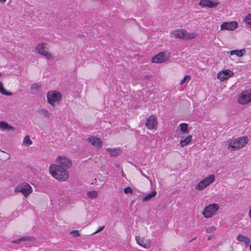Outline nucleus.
I'll list each match as a JSON object with an SVG mask.
<instances>
[{"label":"nucleus","instance_id":"f704fd0d","mask_svg":"<svg viewBox=\"0 0 251 251\" xmlns=\"http://www.w3.org/2000/svg\"><path fill=\"white\" fill-rule=\"evenodd\" d=\"M124 191L125 194L132 193V190L130 187H127L125 188L124 190Z\"/></svg>","mask_w":251,"mask_h":251},{"label":"nucleus","instance_id":"2f4dec72","mask_svg":"<svg viewBox=\"0 0 251 251\" xmlns=\"http://www.w3.org/2000/svg\"><path fill=\"white\" fill-rule=\"evenodd\" d=\"M191 79V77L190 75H185L184 78H183V79H182V80L181 81V85H182L186 81H187V82L190 80Z\"/></svg>","mask_w":251,"mask_h":251},{"label":"nucleus","instance_id":"dca6fc26","mask_svg":"<svg viewBox=\"0 0 251 251\" xmlns=\"http://www.w3.org/2000/svg\"><path fill=\"white\" fill-rule=\"evenodd\" d=\"M87 140L88 142L91 143L93 146L97 148H101L102 147V142L99 138L95 136H91L88 138Z\"/></svg>","mask_w":251,"mask_h":251},{"label":"nucleus","instance_id":"c85d7f7f","mask_svg":"<svg viewBox=\"0 0 251 251\" xmlns=\"http://www.w3.org/2000/svg\"><path fill=\"white\" fill-rule=\"evenodd\" d=\"M243 21L246 23L247 27L251 28V26L249 25V23H251V13L249 14L243 20Z\"/></svg>","mask_w":251,"mask_h":251},{"label":"nucleus","instance_id":"9d476101","mask_svg":"<svg viewBox=\"0 0 251 251\" xmlns=\"http://www.w3.org/2000/svg\"><path fill=\"white\" fill-rule=\"evenodd\" d=\"M251 101V92L248 91H243L241 94V96L238 99V102L245 104Z\"/></svg>","mask_w":251,"mask_h":251},{"label":"nucleus","instance_id":"72a5a7b5","mask_svg":"<svg viewBox=\"0 0 251 251\" xmlns=\"http://www.w3.org/2000/svg\"><path fill=\"white\" fill-rule=\"evenodd\" d=\"M216 228L215 226H212L208 227V228H207L206 231L207 233H210L214 232L216 230Z\"/></svg>","mask_w":251,"mask_h":251},{"label":"nucleus","instance_id":"0eeeda50","mask_svg":"<svg viewBox=\"0 0 251 251\" xmlns=\"http://www.w3.org/2000/svg\"><path fill=\"white\" fill-rule=\"evenodd\" d=\"M15 191L22 193L26 197L31 193L32 188L27 183H23L16 187Z\"/></svg>","mask_w":251,"mask_h":251},{"label":"nucleus","instance_id":"a19ab883","mask_svg":"<svg viewBox=\"0 0 251 251\" xmlns=\"http://www.w3.org/2000/svg\"><path fill=\"white\" fill-rule=\"evenodd\" d=\"M150 77V76L149 75H147L145 76V78H149Z\"/></svg>","mask_w":251,"mask_h":251},{"label":"nucleus","instance_id":"473e14b6","mask_svg":"<svg viewBox=\"0 0 251 251\" xmlns=\"http://www.w3.org/2000/svg\"><path fill=\"white\" fill-rule=\"evenodd\" d=\"M40 87L41 85H40L39 83H35L31 85V88L32 90H38Z\"/></svg>","mask_w":251,"mask_h":251},{"label":"nucleus","instance_id":"39448f33","mask_svg":"<svg viewBox=\"0 0 251 251\" xmlns=\"http://www.w3.org/2000/svg\"><path fill=\"white\" fill-rule=\"evenodd\" d=\"M219 209V205L217 203H212L206 206L202 214L205 218H211Z\"/></svg>","mask_w":251,"mask_h":251},{"label":"nucleus","instance_id":"6e6552de","mask_svg":"<svg viewBox=\"0 0 251 251\" xmlns=\"http://www.w3.org/2000/svg\"><path fill=\"white\" fill-rule=\"evenodd\" d=\"M56 161L58 165L63 168L68 169L72 164L71 159L65 156H59L56 158Z\"/></svg>","mask_w":251,"mask_h":251},{"label":"nucleus","instance_id":"4c0bfd02","mask_svg":"<svg viewBox=\"0 0 251 251\" xmlns=\"http://www.w3.org/2000/svg\"><path fill=\"white\" fill-rule=\"evenodd\" d=\"M72 232L74 233L75 236L79 235V232L77 230H74Z\"/></svg>","mask_w":251,"mask_h":251},{"label":"nucleus","instance_id":"bb28decb","mask_svg":"<svg viewBox=\"0 0 251 251\" xmlns=\"http://www.w3.org/2000/svg\"><path fill=\"white\" fill-rule=\"evenodd\" d=\"M0 93L5 96H12V93L10 92H7L3 87V84L1 82H0Z\"/></svg>","mask_w":251,"mask_h":251},{"label":"nucleus","instance_id":"cd10ccee","mask_svg":"<svg viewBox=\"0 0 251 251\" xmlns=\"http://www.w3.org/2000/svg\"><path fill=\"white\" fill-rule=\"evenodd\" d=\"M180 130V131L184 134L187 133L188 132V125L186 123H181L179 125Z\"/></svg>","mask_w":251,"mask_h":251},{"label":"nucleus","instance_id":"58836bf2","mask_svg":"<svg viewBox=\"0 0 251 251\" xmlns=\"http://www.w3.org/2000/svg\"><path fill=\"white\" fill-rule=\"evenodd\" d=\"M6 1V0H0V2L3 3L5 2Z\"/></svg>","mask_w":251,"mask_h":251},{"label":"nucleus","instance_id":"a878e982","mask_svg":"<svg viewBox=\"0 0 251 251\" xmlns=\"http://www.w3.org/2000/svg\"><path fill=\"white\" fill-rule=\"evenodd\" d=\"M106 151L109 152L111 156H113V157H115L117 155H118L119 154V150L116 149H112L107 148L106 149Z\"/></svg>","mask_w":251,"mask_h":251},{"label":"nucleus","instance_id":"49530a36","mask_svg":"<svg viewBox=\"0 0 251 251\" xmlns=\"http://www.w3.org/2000/svg\"><path fill=\"white\" fill-rule=\"evenodd\" d=\"M1 73L0 72V77L1 76Z\"/></svg>","mask_w":251,"mask_h":251},{"label":"nucleus","instance_id":"1a4fd4ad","mask_svg":"<svg viewBox=\"0 0 251 251\" xmlns=\"http://www.w3.org/2000/svg\"><path fill=\"white\" fill-rule=\"evenodd\" d=\"M157 118L154 115H151L147 120L146 126L149 129H156L157 126Z\"/></svg>","mask_w":251,"mask_h":251},{"label":"nucleus","instance_id":"393cba45","mask_svg":"<svg viewBox=\"0 0 251 251\" xmlns=\"http://www.w3.org/2000/svg\"><path fill=\"white\" fill-rule=\"evenodd\" d=\"M157 194L156 191L153 190L151 193L147 195L143 198V201H150L152 198H154Z\"/></svg>","mask_w":251,"mask_h":251},{"label":"nucleus","instance_id":"2eb2a0df","mask_svg":"<svg viewBox=\"0 0 251 251\" xmlns=\"http://www.w3.org/2000/svg\"><path fill=\"white\" fill-rule=\"evenodd\" d=\"M135 239L137 244L140 246L146 249L150 248L151 246L150 241L149 240H146L143 238H141L139 236H136Z\"/></svg>","mask_w":251,"mask_h":251},{"label":"nucleus","instance_id":"f8f14e48","mask_svg":"<svg viewBox=\"0 0 251 251\" xmlns=\"http://www.w3.org/2000/svg\"><path fill=\"white\" fill-rule=\"evenodd\" d=\"M219 3V2L218 0H201L199 5L202 7L213 8L217 6Z\"/></svg>","mask_w":251,"mask_h":251},{"label":"nucleus","instance_id":"423d86ee","mask_svg":"<svg viewBox=\"0 0 251 251\" xmlns=\"http://www.w3.org/2000/svg\"><path fill=\"white\" fill-rule=\"evenodd\" d=\"M215 180L214 175H210L201 180L195 187L197 190H201L211 184Z\"/></svg>","mask_w":251,"mask_h":251},{"label":"nucleus","instance_id":"c03bdc74","mask_svg":"<svg viewBox=\"0 0 251 251\" xmlns=\"http://www.w3.org/2000/svg\"><path fill=\"white\" fill-rule=\"evenodd\" d=\"M195 239H196V237H194L193 239H192L191 241H192V240H193ZM190 242H191V241H190Z\"/></svg>","mask_w":251,"mask_h":251},{"label":"nucleus","instance_id":"a211bd4d","mask_svg":"<svg viewBox=\"0 0 251 251\" xmlns=\"http://www.w3.org/2000/svg\"><path fill=\"white\" fill-rule=\"evenodd\" d=\"M0 129L2 130H14V127L9 125L5 121H0Z\"/></svg>","mask_w":251,"mask_h":251},{"label":"nucleus","instance_id":"20e7f679","mask_svg":"<svg viewBox=\"0 0 251 251\" xmlns=\"http://www.w3.org/2000/svg\"><path fill=\"white\" fill-rule=\"evenodd\" d=\"M49 47L46 43L38 44L35 48L36 52L45 56L48 60H52L54 57L48 52L47 51Z\"/></svg>","mask_w":251,"mask_h":251},{"label":"nucleus","instance_id":"f03ea898","mask_svg":"<svg viewBox=\"0 0 251 251\" xmlns=\"http://www.w3.org/2000/svg\"><path fill=\"white\" fill-rule=\"evenodd\" d=\"M47 99L48 102L52 106L59 104L62 99L61 94L56 91H51L47 93Z\"/></svg>","mask_w":251,"mask_h":251},{"label":"nucleus","instance_id":"f3484780","mask_svg":"<svg viewBox=\"0 0 251 251\" xmlns=\"http://www.w3.org/2000/svg\"><path fill=\"white\" fill-rule=\"evenodd\" d=\"M227 149L231 151L238 150L241 149L237 139L235 140H230Z\"/></svg>","mask_w":251,"mask_h":251},{"label":"nucleus","instance_id":"9b49d317","mask_svg":"<svg viewBox=\"0 0 251 251\" xmlns=\"http://www.w3.org/2000/svg\"><path fill=\"white\" fill-rule=\"evenodd\" d=\"M234 75V73L228 69H226L220 71L217 75V77L221 81H223L227 79L231 76Z\"/></svg>","mask_w":251,"mask_h":251},{"label":"nucleus","instance_id":"37998d69","mask_svg":"<svg viewBox=\"0 0 251 251\" xmlns=\"http://www.w3.org/2000/svg\"><path fill=\"white\" fill-rule=\"evenodd\" d=\"M250 251H251V245H250Z\"/></svg>","mask_w":251,"mask_h":251},{"label":"nucleus","instance_id":"c9c22d12","mask_svg":"<svg viewBox=\"0 0 251 251\" xmlns=\"http://www.w3.org/2000/svg\"><path fill=\"white\" fill-rule=\"evenodd\" d=\"M104 226H101L99 227V228L93 233V234H96V233H97L101 231V230H102L104 229Z\"/></svg>","mask_w":251,"mask_h":251},{"label":"nucleus","instance_id":"ddd939ff","mask_svg":"<svg viewBox=\"0 0 251 251\" xmlns=\"http://www.w3.org/2000/svg\"><path fill=\"white\" fill-rule=\"evenodd\" d=\"M238 27V24L236 22H224L221 25V30H233Z\"/></svg>","mask_w":251,"mask_h":251},{"label":"nucleus","instance_id":"6ab92c4d","mask_svg":"<svg viewBox=\"0 0 251 251\" xmlns=\"http://www.w3.org/2000/svg\"><path fill=\"white\" fill-rule=\"evenodd\" d=\"M192 138V136L191 135H188L187 137H186L184 139H181L179 142L180 146L181 147H184L188 145L190 143V142L191 141Z\"/></svg>","mask_w":251,"mask_h":251},{"label":"nucleus","instance_id":"7ed1b4c3","mask_svg":"<svg viewBox=\"0 0 251 251\" xmlns=\"http://www.w3.org/2000/svg\"><path fill=\"white\" fill-rule=\"evenodd\" d=\"M174 36L176 38L192 39L196 37V34L194 32H188L184 29H176L173 31Z\"/></svg>","mask_w":251,"mask_h":251},{"label":"nucleus","instance_id":"e433bc0d","mask_svg":"<svg viewBox=\"0 0 251 251\" xmlns=\"http://www.w3.org/2000/svg\"><path fill=\"white\" fill-rule=\"evenodd\" d=\"M141 174L145 178H146L148 180L151 181V179H150V177L147 176L146 174H145L141 170L140 171Z\"/></svg>","mask_w":251,"mask_h":251},{"label":"nucleus","instance_id":"4be33fe9","mask_svg":"<svg viewBox=\"0 0 251 251\" xmlns=\"http://www.w3.org/2000/svg\"><path fill=\"white\" fill-rule=\"evenodd\" d=\"M37 112L38 114L42 116L44 118H49L50 117V112L45 108L39 109Z\"/></svg>","mask_w":251,"mask_h":251},{"label":"nucleus","instance_id":"7c9ffc66","mask_svg":"<svg viewBox=\"0 0 251 251\" xmlns=\"http://www.w3.org/2000/svg\"><path fill=\"white\" fill-rule=\"evenodd\" d=\"M87 195L89 198L94 199L97 197L98 193L96 191L93 190L87 192Z\"/></svg>","mask_w":251,"mask_h":251},{"label":"nucleus","instance_id":"ea45409f","mask_svg":"<svg viewBox=\"0 0 251 251\" xmlns=\"http://www.w3.org/2000/svg\"><path fill=\"white\" fill-rule=\"evenodd\" d=\"M249 216L250 218L251 219V207L250 208V211H249Z\"/></svg>","mask_w":251,"mask_h":251},{"label":"nucleus","instance_id":"a18cd8bd","mask_svg":"<svg viewBox=\"0 0 251 251\" xmlns=\"http://www.w3.org/2000/svg\"><path fill=\"white\" fill-rule=\"evenodd\" d=\"M248 24H249V25L251 26V23H249Z\"/></svg>","mask_w":251,"mask_h":251},{"label":"nucleus","instance_id":"f257e3e1","mask_svg":"<svg viewBox=\"0 0 251 251\" xmlns=\"http://www.w3.org/2000/svg\"><path fill=\"white\" fill-rule=\"evenodd\" d=\"M50 173L54 178L59 181H66L68 178L67 171L59 165L51 164L50 166Z\"/></svg>","mask_w":251,"mask_h":251},{"label":"nucleus","instance_id":"aec40b11","mask_svg":"<svg viewBox=\"0 0 251 251\" xmlns=\"http://www.w3.org/2000/svg\"><path fill=\"white\" fill-rule=\"evenodd\" d=\"M246 53V50L242 49L240 50H230L229 52V54L231 55L235 54L238 57H242Z\"/></svg>","mask_w":251,"mask_h":251},{"label":"nucleus","instance_id":"412c9836","mask_svg":"<svg viewBox=\"0 0 251 251\" xmlns=\"http://www.w3.org/2000/svg\"><path fill=\"white\" fill-rule=\"evenodd\" d=\"M238 241L244 242L246 245H249L251 240L250 239L246 236L242 234H239L237 237Z\"/></svg>","mask_w":251,"mask_h":251},{"label":"nucleus","instance_id":"c756f323","mask_svg":"<svg viewBox=\"0 0 251 251\" xmlns=\"http://www.w3.org/2000/svg\"><path fill=\"white\" fill-rule=\"evenodd\" d=\"M23 143L26 146H29L31 145L32 143V141L30 140L29 136L26 135L23 141Z\"/></svg>","mask_w":251,"mask_h":251},{"label":"nucleus","instance_id":"79ce46f5","mask_svg":"<svg viewBox=\"0 0 251 251\" xmlns=\"http://www.w3.org/2000/svg\"><path fill=\"white\" fill-rule=\"evenodd\" d=\"M213 236H214V235H211L210 236V237H209L208 238V240H209L210 239H211V237H213Z\"/></svg>","mask_w":251,"mask_h":251},{"label":"nucleus","instance_id":"b1692460","mask_svg":"<svg viewBox=\"0 0 251 251\" xmlns=\"http://www.w3.org/2000/svg\"><path fill=\"white\" fill-rule=\"evenodd\" d=\"M32 240V238L30 236H24L21 237L17 240L12 241V243H15L17 244H19L21 242L25 241H31Z\"/></svg>","mask_w":251,"mask_h":251},{"label":"nucleus","instance_id":"4468645a","mask_svg":"<svg viewBox=\"0 0 251 251\" xmlns=\"http://www.w3.org/2000/svg\"><path fill=\"white\" fill-rule=\"evenodd\" d=\"M167 59L166 56L164 52H160L158 54L152 58L153 63H162L165 62Z\"/></svg>","mask_w":251,"mask_h":251},{"label":"nucleus","instance_id":"5701e85b","mask_svg":"<svg viewBox=\"0 0 251 251\" xmlns=\"http://www.w3.org/2000/svg\"><path fill=\"white\" fill-rule=\"evenodd\" d=\"M237 140L241 148L244 147L249 142V139L247 136L237 138Z\"/></svg>","mask_w":251,"mask_h":251}]
</instances>
